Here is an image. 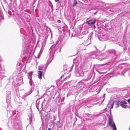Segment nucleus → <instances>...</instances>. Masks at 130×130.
I'll list each match as a JSON object with an SVG mask.
<instances>
[{
  "label": "nucleus",
  "mask_w": 130,
  "mask_h": 130,
  "mask_svg": "<svg viewBox=\"0 0 130 130\" xmlns=\"http://www.w3.org/2000/svg\"><path fill=\"white\" fill-rule=\"evenodd\" d=\"M108 123L110 126L113 128L112 130H117L115 124L113 121L112 117H109Z\"/></svg>",
  "instance_id": "nucleus-9"
},
{
  "label": "nucleus",
  "mask_w": 130,
  "mask_h": 130,
  "mask_svg": "<svg viewBox=\"0 0 130 130\" xmlns=\"http://www.w3.org/2000/svg\"><path fill=\"white\" fill-rule=\"evenodd\" d=\"M23 103L24 104H23V106H26L28 105L27 102L25 101V100H24V101L23 102Z\"/></svg>",
  "instance_id": "nucleus-36"
},
{
  "label": "nucleus",
  "mask_w": 130,
  "mask_h": 130,
  "mask_svg": "<svg viewBox=\"0 0 130 130\" xmlns=\"http://www.w3.org/2000/svg\"><path fill=\"white\" fill-rule=\"evenodd\" d=\"M8 12L9 15H12V13L8 11Z\"/></svg>",
  "instance_id": "nucleus-51"
},
{
  "label": "nucleus",
  "mask_w": 130,
  "mask_h": 130,
  "mask_svg": "<svg viewBox=\"0 0 130 130\" xmlns=\"http://www.w3.org/2000/svg\"><path fill=\"white\" fill-rule=\"evenodd\" d=\"M77 120V119L75 117L74 119V120L75 121L74 122H75Z\"/></svg>",
  "instance_id": "nucleus-54"
},
{
  "label": "nucleus",
  "mask_w": 130,
  "mask_h": 130,
  "mask_svg": "<svg viewBox=\"0 0 130 130\" xmlns=\"http://www.w3.org/2000/svg\"><path fill=\"white\" fill-rule=\"evenodd\" d=\"M105 93H104L103 94V99L102 101V102H103V101H104V100H105Z\"/></svg>",
  "instance_id": "nucleus-42"
},
{
  "label": "nucleus",
  "mask_w": 130,
  "mask_h": 130,
  "mask_svg": "<svg viewBox=\"0 0 130 130\" xmlns=\"http://www.w3.org/2000/svg\"><path fill=\"white\" fill-rule=\"evenodd\" d=\"M27 54L26 52L25 51V54L23 55H24V57H26L25 55Z\"/></svg>",
  "instance_id": "nucleus-53"
},
{
  "label": "nucleus",
  "mask_w": 130,
  "mask_h": 130,
  "mask_svg": "<svg viewBox=\"0 0 130 130\" xmlns=\"http://www.w3.org/2000/svg\"><path fill=\"white\" fill-rule=\"evenodd\" d=\"M41 119L42 121L43 120V119L45 121L48 118V117L47 116V114H45L43 115L41 113Z\"/></svg>",
  "instance_id": "nucleus-22"
},
{
  "label": "nucleus",
  "mask_w": 130,
  "mask_h": 130,
  "mask_svg": "<svg viewBox=\"0 0 130 130\" xmlns=\"http://www.w3.org/2000/svg\"><path fill=\"white\" fill-rule=\"evenodd\" d=\"M108 40L110 42H112L115 40L116 39L114 37L109 36Z\"/></svg>",
  "instance_id": "nucleus-25"
},
{
  "label": "nucleus",
  "mask_w": 130,
  "mask_h": 130,
  "mask_svg": "<svg viewBox=\"0 0 130 130\" xmlns=\"http://www.w3.org/2000/svg\"><path fill=\"white\" fill-rule=\"evenodd\" d=\"M48 2H49L48 4L50 6L51 5H53L52 3L49 0L48 1Z\"/></svg>",
  "instance_id": "nucleus-45"
},
{
  "label": "nucleus",
  "mask_w": 130,
  "mask_h": 130,
  "mask_svg": "<svg viewBox=\"0 0 130 130\" xmlns=\"http://www.w3.org/2000/svg\"><path fill=\"white\" fill-rule=\"evenodd\" d=\"M6 74L4 70H2L1 65L0 64V87L1 86V80L5 77H6Z\"/></svg>",
  "instance_id": "nucleus-14"
},
{
  "label": "nucleus",
  "mask_w": 130,
  "mask_h": 130,
  "mask_svg": "<svg viewBox=\"0 0 130 130\" xmlns=\"http://www.w3.org/2000/svg\"><path fill=\"white\" fill-rule=\"evenodd\" d=\"M23 80V78L21 76H18L16 79V81L17 82L15 83L14 80H13V81L12 82V85L14 87L17 84L19 85L22 84Z\"/></svg>",
  "instance_id": "nucleus-10"
},
{
  "label": "nucleus",
  "mask_w": 130,
  "mask_h": 130,
  "mask_svg": "<svg viewBox=\"0 0 130 130\" xmlns=\"http://www.w3.org/2000/svg\"><path fill=\"white\" fill-rule=\"evenodd\" d=\"M74 72L75 74L76 75L77 77H83L85 73V71L80 68H76Z\"/></svg>",
  "instance_id": "nucleus-7"
},
{
  "label": "nucleus",
  "mask_w": 130,
  "mask_h": 130,
  "mask_svg": "<svg viewBox=\"0 0 130 130\" xmlns=\"http://www.w3.org/2000/svg\"><path fill=\"white\" fill-rule=\"evenodd\" d=\"M103 110L104 111H105V112H109L107 110V108H106L105 109H103Z\"/></svg>",
  "instance_id": "nucleus-50"
},
{
  "label": "nucleus",
  "mask_w": 130,
  "mask_h": 130,
  "mask_svg": "<svg viewBox=\"0 0 130 130\" xmlns=\"http://www.w3.org/2000/svg\"><path fill=\"white\" fill-rule=\"evenodd\" d=\"M52 10V11H53V5H51L50 6Z\"/></svg>",
  "instance_id": "nucleus-49"
},
{
  "label": "nucleus",
  "mask_w": 130,
  "mask_h": 130,
  "mask_svg": "<svg viewBox=\"0 0 130 130\" xmlns=\"http://www.w3.org/2000/svg\"><path fill=\"white\" fill-rule=\"evenodd\" d=\"M56 4V6L58 8H60L61 6V3L60 1H59L57 2Z\"/></svg>",
  "instance_id": "nucleus-33"
},
{
  "label": "nucleus",
  "mask_w": 130,
  "mask_h": 130,
  "mask_svg": "<svg viewBox=\"0 0 130 130\" xmlns=\"http://www.w3.org/2000/svg\"><path fill=\"white\" fill-rule=\"evenodd\" d=\"M48 29H49V30H50V32H49V34H48L47 35H46L45 37V40H46L47 39V38L48 37V36H49V35H51V38H52V32H52L50 28L49 27H48V26H47L46 27V30H47Z\"/></svg>",
  "instance_id": "nucleus-21"
},
{
  "label": "nucleus",
  "mask_w": 130,
  "mask_h": 130,
  "mask_svg": "<svg viewBox=\"0 0 130 130\" xmlns=\"http://www.w3.org/2000/svg\"><path fill=\"white\" fill-rule=\"evenodd\" d=\"M58 30L60 34L64 35V37H66V39H68L70 35V32L69 29L68 28V26L66 25L59 27Z\"/></svg>",
  "instance_id": "nucleus-4"
},
{
  "label": "nucleus",
  "mask_w": 130,
  "mask_h": 130,
  "mask_svg": "<svg viewBox=\"0 0 130 130\" xmlns=\"http://www.w3.org/2000/svg\"><path fill=\"white\" fill-rule=\"evenodd\" d=\"M41 110H42L43 109V102H42L41 104Z\"/></svg>",
  "instance_id": "nucleus-47"
},
{
  "label": "nucleus",
  "mask_w": 130,
  "mask_h": 130,
  "mask_svg": "<svg viewBox=\"0 0 130 130\" xmlns=\"http://www.w3.org/2000/svg\"><path fill=\"white\" fill-rule=\"evenodd\" d=\"M92 76V74L90 73L89 71H85V73L84 76V78L83 80L88 81L91 78Z\"/></svg>",
  "instance_id": "nucleus-8"
},
{
  "label": "nucleus",
  "mask_w": 130,
  "mask_h": 130,
  "mask_svg": "<svg viewBox=\"0 0 130 130\" xmlns=\"http://www.w3.org/2000/svg\"><path fill=\"white\" fill-rule=\"evenodd\" d=\"M35 1H34V2L33 1L32 2V5H33V4L35 3Z\"/></svg>",
  "instance_id": "nucleus-59"
},
{
  "label": "nucleus",
  "mask_w": 130,
  "mask_h": 130,
  "mask_svg": "<svg viewBox=\"0 0 130 130\" xmlns=\"http://www.w3.org/2000/svg\"><path fill=\"white\" fill-rule=\"evenodd\" d=\"M29 83L30 85L31 86V88L30 91L25 94V96H27L31 94L33 90L34 89L35 84L31 79H30Z\"/></svg>",
  "instance_id": "nucleus-13"
},
{
  "label": "nucleus",
  "mask_w": 130,
  "mask_h": 130,
  "mask_svg": "<svg viewBox=\"0 0 130 130\" xmlns=\"http://www.w3.org/2000/svg\"><path fill=\"white\" fill-rule=\"evenodd\" d=\"M104 56V55L103 53H99L98 55L97 54L96 59L100 60H102L104 59H105Z\"/></svg>",
  "instance_id": "nucleus-19"
},
{
  "label": "nucleus",
  "mask_w": 130,
  "mask_h": 130,
  "mask_svg": "<svg viewBox=\"0 0 130 130\" xmlns=\"http://www.w3.org/2000/svg\"><path fill=\"white\" fill-rule=\"evenodd\" d=\"M78 115V113H77L76 115H75V116H76L77 117H79L77 115Z\"/></svg>",
  "instance_id": "nucleus-61"
},
{
  "label": "nucleus",
  "mask_w": 130,
  "mask_h": 130,
  "mask_svg": "<svg viewBox=\"0 0 130 130\" xmlns=\"http://www.w3.org/2000/svg\"><path fill=\"white\" fill-rule=\"evenodd\" d=\"M47 130H51V129L50 128H48Z\"/></svg>",
  "instance_id": "nucleus-60"
},
{
  "label": "nucleus",
  "mask_w": 130,
  "mask_h": 130,
  "mask_svg": "<svg viewBox=\"0 0 130 130\" xmlns=\"http://www.w3.org/2000/svg\"><path fill=\"white\" fill-rule=\"evenodd\" d=\"M109 112L110 114V117H112V114H111V110L110 109L109 110Z\"/></svg>",
  "instance_id": "nucleus-48"
},
{
  "label": "nucleus",
  "mask_w": 130,
  "mask_h": 130,
  "mask_svg": "<svg viewBox=\"0 0 130 130\" xmlns=\"http://www.w3.org/2000/svg\"><path fill=\"white\" fill-rule=\"evenodd\" d=\"M96 22V20L95 19L91 18L89 19L88 18L85 23L89 25L93 29H94L96 28L95 24Z\"/></svg>",
  "instance_id": "nucleus-6"
},
{
  "label": "nucleus",
  "mask_w": 130,
  "mask_h": 130,
  "mask_svg": "<svg viewBox=\"0 0 130 130\" xmlns=\"http://www.w3.org/2000/svg\"><path fill=\"white\" fill-rule=\"evenodd\" d=\"M97 53L95 52H91L90 55V58L91 59H94L95 58L96 59V57Z\"/></svg>",
  "instance_id": "nucleus-20"
},
{
  "label": "nucleus",
  "mask_w": 130,
  "mask_h": 130,
  "mask_svg": "<svg viewBox=\"0 0 130 130\" xmlns=\"http://www.w3.org/2000/svg\"><path fill=\"white\" fill-rule=\"evenodd\" d=\"M101 66V65L98 64L95 66V68L96 70L97 69L99 70L100 69V68Z\"/></svg>",
  "instance_id": "nucleus-29"
},
{
  "label": "nucleus",
  "mask_w": 130,
  "mask_h": 130,
  "mask_svg": "<svg viewBox=\"0 0 130 130\" xmlns=\"http://www.w3.org/2000/svg\"><path fill=\"white\" fill-rule=\"evenodd\" d=\"M64 76V75H62L60 77V79H61Z\"/></svg>",
  "instance_id": "nucleus-57"
},
{
  "label": "nucleus",
  "mask_w": 130,
  "mask_h": 130,
  "mask_svg": "<svg viewBox=\"0 0 130 130\" xmlns=\"http://www.w3.org/2000/svg\"><path fill=\"white\" fill-rule=\"evenodd\" d=\"M123 49L124 52H125L127 49V48L125 46L123 48Z\"/></svg>",
  "instance_id": "nucleus-46"
},
{
  "label": "nucleus",
  "mask_w": 130,
  "mask_h": 130,
  "mask_svg": "<svg viewBox=\"0 0 130 130\" xmlns=\"http://www.w3.org/2000/svg\"><path fill=\"white\" fill-rule=\"evenodd\" d=\"M50 56L48 59L47 60L46 62L47 63H48V64H49L53 59L54 54L56 52H54L53 50L52 49H51L50 48Z\"/></svg>",
  "instance_id": "nucleus-11"
},
{
  "label": "nucleus",
  "mask_w": 130,
  "mask_h": 130,
  "mask_svg": "<svg viewBox=\"0 0 130 130\" xmlns=\"http://www.w3.org/2000/svg\"><path fill=\"white\" fill-rule=\"evenodd\" d=\"M36 106L37 108L38 109L39 112L40 114V115L41 111H40V110H39V106H38V105H39L38 104H37V101L36 102Z\"/></svg>",
  "instance_id": "nucleus-34"
},
{
  "label": "nucleus",
  "mask_w": 130,
  "mask_h": 130,
  "mask_svg": "<svg viewBox=\"0 0 130 130\" xmlns=\"http://www.w3.org/2000/svg\"><path fill=\"white\" fill-rule=\"evenodd\" d=\"M114 104V103H111V105H110V109L111 110V109H112L113 108Z\"/></svg>",
  "instance_id": "nucleus-40"
},
{
  "label": "nucleus",
  "mask_w": 130,
  "mask_h": 130,
  "mask_svg": "<svg viewBox=\"0 0 130 130\" xmlns=\"http://www.w3.org/2000/svg\"><path fill=\"white\" fill-rule=\"evenodd\" d=\"M79 48L78 49V50H83L85 49L84 47V45L83 44L79 45Z\"/></svg>",
  "instance_id": "nucleus-27"
},
{
  "label": "nucleus",
  "mask_w": 130,
  "mask_h": 130,
  "mask_svg": "<svg viewBox=\"0 0 130 130\" xmlns=\"http://www.w3.org/2000/svg\"><path fill=\"white\" fill-rule=\"evenodd\" d=\"M43 67L42 66H39L38 69L39 70V71L41 70H42V68Z\"/></svg>",
  "instance_id": "nucleus-41"
},
{
  "label": "nucleus",
  "mask_w": 130,
  "mask_h": 130,
  "mask_svg": "<svg viewBox=\"0 0 130 130\" xmlns=\"http://www.w3.org/2000/svg\"><path fill=\"white\" fill-rule=\"evenodd\" d=\"M56 2H57L59 1L60 0H54Z\"/></svg>",
  "instance_id": "nucleus-56"
},
{
  "label": "nucleus",
  "mask_w": 130,
  "mask_h": 130,
  "mask_svg": "<svg viewBox=\"0 0 130 130\" xmlns=\"http://www.w3.org/2000/svg\"><path fill=\"white\" fill-rule=\"evenodd\" d=\"M49 64H48V63H46V64L45 65V68H44V69H45V71L46 70V69L47 68V67L48 66Z\"/></svg>",
  "instance_id": "nucleus-43"
},
{
  "label": "nucleus",
  "mask_w": 130,
  "mask_h": 130,
  "mask_svg": "<svg viewBox=\"0 0 130 130\" xmlns=\"http://www.w3.org/2000/svg\"><path fill=\"white\" fill-rule=\"evenodd\" d=\"M121 101H116L115 102V103L116 104V108L119 107V105H120Z\"/></svg>",
  "instance_id": "nucleus-28"
},
{
  "label": "nucleus",
  "mask_w": 130,
  "mask_h": 130,
  "mask_svg": "<svg viewBox=\"0 0 130 130\" xmlns=\"http://www.w3.org/2000/svg\"><path fill=\"white\" fill-rule=\"evenodd\" d=\"M28 114L29 117V124H30L32 122V118L34 117V115H33L32 111L31 110L28 112Z\"/></svg>",
  "instance_id": "nucleus-17"
},
{
  "label": "nucleus",
  "mask_w": 130,
  "mask_h": 130,
  "mask_svg": "<svg viewBox=\"0 0 130 130\" xmlns=\"http://www.w3.org/2000/svg\"><path fill=\"white\" fill-rule=\"evenodd\" d=\"M33 72L32 71H30L29 72L27 76H28V79H31V78L32 77V74Z\"/></svg>",
  "instance_id": "nucleus-26"
},
{
  "label": "nucleus",
  "mask_w": 130,
  "mask_h": 130,
  "mask_svg": "<svg viewBox=\"0 0 130 130\" xmlns=\"http://www.w3.org/2000/svg\"><path fill=\"white\" fill-rule=\"evenodd\" d=\"M115 66L116 69H120L124 68V69L122 71L121 73V75L124 76V74L127 72H128V74L130 77V68L129 69H125L126 66L127 64L125 63H119V62H117L115 64Z\"/></svg>",
  "instance_id": "nucleus-3"
},
{
  "label": "nucleus",
  "mask_w": 130,
  "mask_h": 130,
  "mask_svg": "<svg viewBox=\"0 0 130 130\" xmlns=\"http://www.w3.org/2000/svg\"><path fill=\"white\" fill-rule=\"evenodd\" d=\"M65 99V97H63L61 99V102H63L64 101Z\"/></svg>",
  "instance_id": "nucleus-44"
},
{
  "label": "nucleus",
  "mask_w": 130,
  "mask_h": 130,
  "mask_svg": "<svg viewBox=\"0 0 130 130\" xmlns=\"http://www.w3.org/2000/svg\"><path fill=\"white\" fill-rule=\"evenodd\" d=\"M79 64V62L76 60V59H73V64L72 65L71 67V69L73 68V67L75 66V70L76 69V68H79L78 66Z\"/></svg>",
  "instance_id": "nucleus-16"
},
{
  "label": "nucleus",
  "mask_w": 130,
  "mask_h": 130,
  "mask_svg": "<svg viewBox=\"0 0 130 130\" xmlns=\"http://www.w3.org/2000/svg\"><path fill=\"white\" fill-rule=\"evenodd\" d=\"M103 54L104 55L105 59L108 57H110V58H111V61L112 62L118 60L120 56V54H117L116 51L113 50L106 51Z\"/></svg>",
  "instance_id": "nucleus-2"
},
{
  "label": "nucleus",
  "mask_w": 130,
  "mask_h": 130,
  "mask_svg": "<svg viewBox=\"0 0 130 130\" xmlns=\"http://www.w3.org/2000/svg\"><path fill=\"white\" fill-rule=\"evenodd\" d=\"M61 42V41L60 39H58L55 44L51 46L50 48L53 50L54 52H58V51L59 52H60L62 47L61 46H60V44Z\"/></svg>",
  "instance_id": "nucleus-5"
},
{
  "label": "nucleus",
  "mask_w": 130,
  "mask_h": 130,
  "mask_svg": "<svg viewBox=\"0 0 130 130\" xmlns=\"http://www.w3.org/2000/svg\"><path fill=\"white\" fill-rule=\"evenodd\" d=\"M38 78L40 79H41L42 78L43 72L39 71L38 72Z\"/></svg>",
  "instance_id": "nucleus-23"
},
{
  "label": "nucleus",
  "mask_w": 130,
  "mask_h": 130,
  "mask_svg": "<svg viewBox=\"0 0 130 130\" xmlns=\"http://www.w3.org/2000/svg\"><path fill=\"white\" fill-rule=\"evenodd\" d=\"M49 123L51 125H52L54 124V122L53 120H50Z\"/></svg>",
  "instance_id": "nucleus-37"
},
{
  "label": "nucleus",
  "mask_w": 130,
  "mask_h": 130,
  "mask_svg": "<svg viewBox=\"0 0 130 130\" xmlns=\"http://www.w3.org/2000/svg\"><path fill=\"white\" fill-rule=\"evenodd\" d=\"M22 21L23 25H22L21 27L20 28V30L21 33L25 36L24 37V38L23 39V44H22V47H26V48L24 49V50H25L27 49L28 46V44H27V43L26 42L27 40L26 37V36L25 34V33L27 32H29L30 28L29 25L27 24L25 21H24V20H22Z\"/></svg>",
  "instance_id": "nucleus-1"
},
{
  "label": "nucleus",
  "mask_w": 130,
  "mask_h": 130,
  "mask_svg": "<svg viewBox=\"0 0 130 130\" xmlns=\"http://www.w3.org/2000/svg\"><path fill=\"white\" fill-rule=\"evenodd\" d=\"M12 4H9L7 6L8 9L11 10L12 8Z\"/></svg>",
  "instance_id": "nucleus-35"
},
{
  "label": "nucleus",
  "mask_w": 130,
  "mask_h": 130,
  "mask_svg": "<svg viewBox=\"0 0 130 130\" xmlns=\"http://www.w3.org/2000/svg\"><path fill=\"white\" fill-rule=\"evenodd\" d=\"M59 98V97L58 96H57V97L56 98V99H58Z\"/></svg>",
  "instance_id": "nucleus-64"
},
{
  "label": "nucleus",
  "mask_w": 130,
  "mask_h": 130,
  "mask_svg": "<svg viewBox=\"0 0 130 130\" xmlns=\"http://www.w3.org/2000/svg\"><path fill=\"white\" fill-rule=\"evenodd\" d=\"M107 117H110L109 114L107 115Z\"/></svg>",
  "instance_id": "nucleus-63"
},
{
  "label": "nucleus",
  "mask_w": 130,
  "mask_h": 130,
  "mask_svg": "<svg viewBox=\"0 0 130 130\" xmlns=\"http://www.w3.org/2000/svg\"><path fill=\"white\" fill-rule=\"evenodd\" d=\"M77 3V2L76 0H74L73 3L72 4V6L73 7L75 6Z\"/></svg>",
  "instance_id": "nucleus-32"
},
{
  "label": "nucleus",
  "mask_w": 130,
  "mask_h": 130,
  "mask_svg": "<svg viewBox=\"0 0 130 130\" xmlns=\"http://www.w3.org/2000/svg\"><path fill=\"white\" fill-rule=\"evenodd\" d=\"M93 33L92 32H91L90 33V36L91 37V36H92L93 35Z\"/></svg>",
  "instance_id": "nucleus-55"
},
{
  "label": "nucleus",
  "mask_w": 130,
  "mask_h": 130,
  "mask_svg": "<svg viewBox=\"0 0 130 130\" xmlns=\"http://www.w3.org/2000/svg\"><path fill=\"white\" fill-rule=\"evenodd\" d=\"M11 91L7 90L6 92V99L7 102H9L11 100Z\"/></svg>",
  "instance_id": "nucleus-18"
},
{
  "label": "nucleus",
  "mask_w": 130,
  "mask_h": 130,
  "mask_svg": "<svg viewBox=\"0 0 130 130\" xmlns=\"http://www.w3.org/2000/svg\"><path fill=\"white\" fill-rule=\"evenodd\" d=\"M84 116L86 117H88L89 118V120H91L94 118L95 117H97L99 116V115H93L92 114H90L88 113H85L84 114Z\"/></svg>",
  "instance_id": "nucleus-15"
},
{
  "label": "nucleus",
  "mask_w": 130,
  "mask_h": 130,
  "mask_svg": "<svg viewBox=\"0 0 130 130\" xmlns=\"http://www.w3.org/2000/svg\"><path fill=\"white\" fill-rule=\"evenodd\" d=\"M97 12H98V11H96L94 13V15H95V14L96 13H97Z\"/></svg>",
  "instance_id": "nucleus-58"
},
{
  "label": "nucleus",
  "mask_w": 130,
  "mask_h": 130,
  "mask_svg": "<svg viewBox=\"0 0 130 130\" xmlns=\"http://www.w3.org/2000/svg\"><path fill=\"white\" fill-rule=\"evenodd\" d=\"M120 103H123V104H127V102L124 100H122L121 101Z\"/></svg>",
  "instance_id": "nucleus-39"
},
{
  "label": "nucleus",
  "mask_w": 130,
  "mask_h": 130,
  "mask_svg": "<svg viewBox=\"0 0 130 130\" xmlns=\"http://www.w3.org/2000/svg\"><path fill=\"white\" fill-rule=\"evenodd\" d=\"M120 105L122 107V108H127V105H124L123 103H120Z\"/></svg>",
  "instance_id": "nucleus-30"
},
{
  "label": "nucleus",
  "mask_w": 130,
  "mask_h": 130,
  "mask_svg": "<svg viewBox=\"0 0 130 130\" xmlns=\"http://www.w3.org/2000/svg\"><path fill=\"white\" fill-rule=\"evenodd\" d=\"M88 30H89L88 29H84L82 33V35H85L87 34L88 32Z\"/></svg>",
  "instance_id": "nucleus-24"
},
{
  "label": "nucleus",
  "mask_w": 130,
  "mask_h": 130,
  "mask_svg": "<svg viewBox=\"0 0 130 130\" xmlns=\"http://www.w3.org/2000/svg\"><path fill=\"white\" fill-rule=\"evenodd\" d=\"M16 119H13L11 121V123L12 124H15L16 123H17V122L16 121Z\"/></svg>",
  "instance_id": "nucleus-31"
},
{
  "label": "nucleus",
  "mask_w": 130,
  "mask_h": 130,
  "mask_svg": "<svg viewBox=\"0 0 130 130\" xmlns=\"http://www.w3.org/2000/svg\"><path fill=\"white\" fill-rule=\"evenodd\" d=\"M127 101L129 104H130V98L128 99Z\"/></svg>",
  "instance_id": "nucleus-52"
},
{
  "label": "nucleus",
  "mask_w": 130,
  "mask_h": 130,
  "mask_svg": "<svg viewBox=\"0 0 130 130\" xmlns=\"http://www.w3.org/2000/svg\"><path fill=\"white\" fill-rule=\"evenodd\" d=\"M98 37L100 41H104L108 40L109 36L107 34L104 35L99 34L98 35Z\"/></svg>",
  "instance_id": "nucleus-12"
},
{
  "label": "nucleus",
  "mask_w": 130,
  "mask_h": 130,
  "mask_svg": "<svg viewBox=\"0 0 130 130\" xmlns=\"http://www.w3.org/2000/svg\"><path fill=\"white\" fill-rule=\"evenodd\" d=\"M27 21V23H28L29 24V23H30L28 21Z\"/></svg>",
  "instance_id": "nucleus-62"
},
{
  "label": "nucleus",
  "mask_w": 130,
  "mask_h": 130,
  "mask_svg": "<svg viewBox=\"0 0 130 130\" xmlns=\"http://www.w3.org/2000/svg\"><path fill=\"white\" fill-rule=\"evenodd\" d=\"M22 65H21V64H20V63H18L17 65V67H18L19 68H20V69L21 68V67L22 66Z\"/></svg>",
  "instance_id": "nucleus-38"
}]
</instances>
